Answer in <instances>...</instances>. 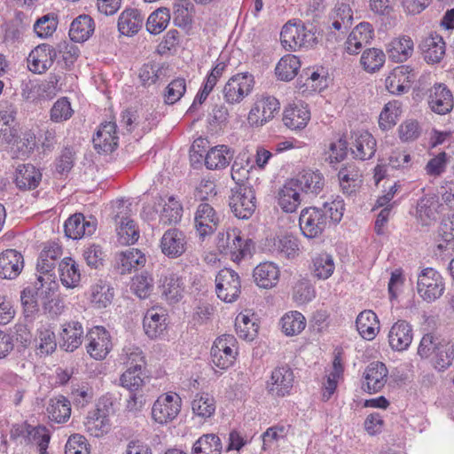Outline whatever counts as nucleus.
<instances>
[{
    "label": "nucleus",
    "instance_id": "nucleus-63",
    "mask_svg": "<svg viewBox=\"0 0 454 454\" xmlns=\"http://www.w3.org/2000/svg\"><path fill=\"white\" fill-rule=\"evenodd\" d=\"M121 386L129 392L138 391L145 384L144 370L128 368L120 377Z\"/></svg>",
    "mask_w": 454,
    "mask_h": 454
},
{
    "label": "nucleus",
    "instance_id": "nucleus-56",
    "mask_svg": "<svg viewBox=\"0 0 454 454\" xmlns=\"http://www.w3.org/2000/svg\"><path fill=\"white\" fill-rule=\"evenodd\" d=\"M170 20L168 9L161 7L150 14L146 22V29L152 35L161 33Z\"/></svg>",
    "mask_w": 454,
    "mask_h": 454
},
{
    "label": "nucleus",
    "instance_id": "nucleus-18",
    "mask_svg": "<svg viewBox=\"0 0 454 454\" xmlns=\"http://www.w3.org/2000/svg\"><path fill=\"white\" fill-rule=\"evenodd\" d=\"M291 179L305 197H316L325 187V177L319 170L304 169Z\"/></svg>",
    "mask_w": 454,
    "mask_h": 454
},
{
    "label": "nucleus",
    "instance_id": "nucleus-34",
    "mask_svg": "<svg viewBox=\"0 0 454 454\" xmlns=\"http://www.w3.org/2000/svg\"><path fill=\"white\" fill-rule=\"evenodd\" d=\"M413 51L414 43L408 35L394 38L387 47L388 57L395 63L405 62L412 56Z\"/></svg>",
    "mask_w": 454,
    "mask_h": 454
},
{
    "label": "nucleus",
    "instance_id": "nucleus-9",
    "mask_svg": "<svg viewBox=\"0 0 454 454\" xmlns=\"http://www.w3.org/2000/svg\"><path fill=\"white\" fill-rule=\"evenodd\" d=\"M182 399L176 393L160 395L152 407L154 422L165 425L174 420L181 411Z\"/></svg>",
    "mask_w": 454,
    "mask_h": 454
},
{
    "label": "nucleus",
    "instance_id": "nucleus-6",
    "mask_svg": "<svg viewBox=\"0 0 454 454\" xmlns=\"http://www.w3.org/2000/svg\"><path fill=\"white\" fill-rule=\"evenodd\" d=\"M237 350V340L232 334H223L215 339L211 350V363L221 371H225L233 365Z\"/></svg>",
    "mask_w": 454,
    "mask_h": 454
},
{
    "label": "nucleus",
    "instance_id": "nucleus-39",
    "mask_svg": "<svg viewBox=\"0 0 454 454\" xmlns=\"http://www.w3.org/2000/svg\"><path fill=\"white\" fill-rule=\"evenodd\" d=\"M116 224L118 241L121 245L134 244L139 238V231L134 220L128 216H120L116 214L114 217Z\"/></svg>",
    "mask_w": 454,
    "mask_h": 454
},
{
    "label": "nucleus",
    "instance_id": "nucleus-17",
    "mask_svg": "<svg viewBox=\"0 0 454 454\" xmlns=\"http://www.w3.org/2000/svg\"><path fill=\"white\" fill-rule=\"evenodd\" d=\"M55 59L54 47L48 43H42L29 53L27 59V67L35 74H43L52 66Z\"/></svg>",
    "mask_w": 454,
    "mask_h": 454
},
{
    "label": "nucleus",
    "instance_id": "nucleus-42",
    "mask_svg": "<svg viewBox=\"0 0 454 454\" xmlns=\"http://www.w3.org/2000/svg\"><path fill=\"white\" fill-rule=\"evenodd\" d=\"M331 28L344 35L352 26L353 12L348 4H337L330 15Z\"/></svg>",
    "mask_w": 454,
    "mask_h": 454
},
{
    "label": "nucleus",
    "instance_id": "nucleus-27",
    "mask_svg": "<svg viewBox=\"0 0 454 454\" xmlns=\"http://www.w3.org/2000/svg\"><path fill=\"white\" fill-rule=\"evenodd\" d=\"M160 248L165 255H182L187 251L184 233L178 229L166 231L160 239Z\"/></svg>",
    "mask_w": 454,
    "mask_h": 454
},
{
    "label": "nucleus",
    "instance_id": "nucleus-33",
    "mask_svg": "<svg viewBox=\"0 0 454 454\" xmlns=\"http://www.w3.org/2000/svg\"><path fill=\"white\" fill-rule=\"evenodd\" d=\"M143 327L149 338L160 337L167 329V315L154 308L148 309L143 319Z\"/></svg>",
    "mask_w": 454,
    "mask_h": 454
},
{
    "label": "nucleus",
    "instance_id": "nucleus-41",
    "mask_svg": "<svg viewBox=\"0 0 454 454\" xmlns=\"http://www.w3.org/2000/svg\"><path fill=\"white\" fill-rule=\"evenodd\" d=\"M144 18L137 9L124 10L118 19V29L124 35H133L142 27Z\"/></svg>",
    "mask_w": 454,
    "mask_h": 454
},
{
    "label": "nucleus",
    "instance_id": "nucleus-32",
    "mask_svg": "<svg viewBox=\"0 0 454 454\" xmlns=\"http://www.w3.org/2000/svg\"><path fill=\"white\" fill-rule=\"evenodd\" d=\"M356 326L360 336L366 340H374L380 329L378 316L370 309H365L358 314Z\"/></svg>",
    "mask_w": 454,
    "mask_h": 454
},
{
    "label": "nucleus",
    "instance_id": "nucleus-61",
    "mask_svg": "<svg viewBox=\"0 0 454 454\" xmlns=\"http://www.w3.org/2000/svg\"><path fill=\"white\" fill-rule=\"evenodd\" d=\"M316 296V291L308 278L299 279L293 288V300L298 304H306Z\"/></svg>",
    "mask_w": 454,
    "mask_h": 454
},
{
    "label": "nucleus",
    "instance_id": "nucleus-16",
    "mask_svg": "<svg viewBox=\"0 0 454 454\" xmlns=\"http://www.w3.org/2000/svg\"><path fill=\"white\" fill-rule=\"evenodd\" d=\"M195 228L201 239L212 235L217 229L220 219L208 203H200L195 213Z\"/></svg>",
    "mask_w": 454,
    "mask_h": 454
},
{
    "label": "nucleus",
    "instance_id": "nucleus-55",
    "mask_svg": "<svg viewBox=\"0 0 454 454\" xmlns=\"http://www.w3.org/2000/svg\"><path fill=\"white\" fill-rule=\"evenodd\" d=\"M385 60L386 55L382 50L370 48L363 52L360 63L365 71L374 73L383 67Z\"/></svg>",
    "mask_w": 454,
    "mask_h": 454
},
{
    "label": "nucleus",
    "instance_id": "nucleus-8",
    "mask_svg": "<svg viewBox=\"0 0 454 454\" xmlns=\"http://www.w3.org/2000/svg\"><path fill=\"white\" fill-rule=\"evenodd\" d=\"M417 289L424 301L433 302L443 294L445 284L441 274L428 267L419 274Z\"/></svg>",
    "mask_w": 454,
    "mask_h": 454
},
{
    "label": "nucleus",
    "instance_id": "nucleus-28",
    "mask_svg": "<svg viewBox=\"0 0 454 454\" xmlns=\"http://www.w3.org/2000/svg\"><path fill=\"white\" fill-rule=\"evenodd\" d=\"M307 36L303 25L286 23L280 33L281 44L286 51H296L305 45Z\"/></svg>",
    "mask_w": 454,
    "mask_h": 454
},
{
    "label": "nucleus",
    "instance_id": "nucleus-50",
    "mask_svg": "<svg viewBox=\"0 0 454 454\" xmlns=\"http://www.w3.org/2000/svg\"><path fill=\"white\" fill-rule=\"evenodd\" d=\"M301 61L295 55L288 54L280 59L275 68L276 75L279 80L291 81L298 74Z\"/></svg>",
    "mask_w": 454,
    "mask_h": 454
},
{
    "label": "nucleus",
    "instance_id": "nucleus-54",
    "mask_svg": "<svg viewBox=\"0 0 454 454\" xmlns=\"http://www.w3.org/2000/svg\"><path fill=\"white\" fill-rule=\"evenodd\" d=\"M58 345V338L54 331L46 327H42L38 330L37 355L47 356L56 350Z\"/></svg>",
    "mask_w": 454,
    "mask_h": 454
},
{
    "label": "nucleus",
    "instance_id": "nucleus-47",
    "mask_svg": "<svg viewBox=\"0 0 454 454\" xmlns=\"http://www.w3.org/2000/svg\"><path fill=\"white\" fill-rule=\"evenodd\" d=\"M223 442L215 434H204L192 444L191 454H222Z\"/></svg>",
    "mask_w": 454,
    "mask_h": 454
},
{
    "label": "nucleus",
    "instance_id": "nucleus-2",
    "mask_svg": "<svg viewBox=\"0 0 454 454\" xmlns=\"http://www.w3.org/2000/svg\"><path fill=\"white\" fill-rule=\"evenodd\" d=\"M58 284L49 276L37 275L35 280L20 292V301L26 317H33L39 311L38 299L54 296Z\"/></svg>",
    "mask_w": 454,
    "mask_h": 454
},
{
    "label": "nucleus",
    "instance_id": "nucleus-15",
    "mask_svg": "<svg viewBox=\"0 0 454 454\" xmlns=\"http://www.w3.org/2000/svg\"><path fill=\"white\" fill-rule=\"evenodd\" d=\"M427 105L434 114L444 115L454 107V97L444 83H434L427 91Z\"/></svg>",
    "mask_w": 454,
    "mask_h": 454
},
{
    "label": "nucleus",
    "instance_id": "nucleus-31",
    "mask_svg": "<svg viewBox=\"0 0 454 454\" xmlns=\"http://www.w3.org/2000/svg\"><path fill=\"white\" fill-rule=\"evenodd\" d=\"M362 174L354 162L343 164L338 172V179L344 193L351 195L360 186Z\"/></svg>",
    "mask_w": 454,
    "mask_h": 454
},
{
    "label": "nucleus",
    "instance_id": "nucleus-23",
    "mask_svg": "<svg viewBox=\"0 0 454 454\" xmlns=\"http://www.w3.org/2000/svg\"><path fill=\"white\" fill-rule=\"evenodd\" d=\"M422 57L427 64L440 63L445 55V42L437 33L430 34L424 38L420 44Z\"/></svg>",
    "mask_w": 454,
    "mask_h": 454
},
{
    "label": "nucleus",
    "instance_id": "nucleus-59",
    "mask_svg": "<svg viewBox=\"0 0 454 454\" xmlns=\"http://www.w3.org/2000/svg\"><path fill=\"white\" fill-rule=\"evenodd\" d=\"M130 288L138 298L147 299L153 290V278L147 272H142L133 277Z\"/></svg>",
    "mask_w": 454,
    "mask_h": 454
},
{
    "label": "nucleus",
    "instance_id": "nucleus-26",
    "mask_svg": "<svg viewBox=\"0 0 454 454\" xmlns=\"http://www.w3.org/2000/svg\"><path fill=\"white\" fill-rule=\"evenodd\" d=\"M65 235L68 239H80L83 236H90L96 231V224L87 221L81 213L72 215L64 224Z\"/></svg>",
    "mask_w": 454,
    "mask_h": 454
},
{
    "label": "nucleus",
    "instance_id": "nucleus-57",
    "mask_svg": "<svg viewBox=\"0 0 454 454\" xmlns=\"http://www.w3.org/2000/svg\"><path fill=\"white\" fill-rule=\"evenodd\" d=\"M24 257H0V278L15 279L24 268Z\"/></svg>",
    "mask_w": 454,
    "mask_h": 454
},
{
    "label": "nucleus",
    "instance_id": "nucleus-38",
    "mask_svg": "<svg viewBox=\"0 0 454 454\" xmlns=\"http://www.w3.org/2000/svg\"><path fill=\"white\" fill-rule=\"evenodd\" d=\"M310 119V113L307 106L302 105L290 106L286 108L283 114L284 124L290 129H302Z\"/></svg>",
    "mask_w": 454,
    "mask_h": 454
},
{
    "label": "nucleus",
    "instance_id": "nucleus-64",
    "mask_svg": "<svg viewBox=\"0 0 454 454\" xmlns=\"http://www.w3.org/2000/svg\"><path fill=\"white\" fill-rule=\"evenodd\" d=\"M74 114L71 103L67 97L59 98L50 111V118L53 122H63L69 120Z\"/></svg>",
    "mask_w": 454,
    "mask_h": 454
},
{
    "label": "nucleus",
    "instance_id": "nucleus-49",
    "mask_svg": "<svg viewBox=\"0 0 454 454\" xmlns=\"http://www.w3.org/2000/svg\"><path fill=\"white\" fill-rule=\"evenodd\" d=\"M35 144V135L32 131L23 133L22 137H20L18 132L13 143L9 146L12 158L28 157L34 151Z\"/></svg>",
    "mask_w": 454,
    "mask_h": 454
},
{
    "label": "nucleus",
    "instance_id": "nucleus-37",
    "mask_svg": "<svg viewBox=\"0 0 454 454\" xmlns=\"http://www.w3.org/2000/svg\"><path fill=\"white\" fill-rule=\"evenodd\" d=\"M376 140L368 131L361 132L355 139L351 153L354 158L360 160L372 159L376 153Z\"/></svg>",
    "mask_w": 454,
    "mask_h": 454
},
{
    "label": "nucleus",
    "instance_id": "nucleus-46",
    "mask_svg": "<svg viewBox=\"0 0 454 454\" xmlns=\"http://www.w3.org/2000/svg\"><path fill=\"white\" fill-rule=\"evenodd\" d=\"M191 406L193 415L203 420L211 418L216 409L215 398L208 393H197Z\"/></svg>",
    "mask_w": 454,
    "mask_h": 454
},
{
    "label": "nucleus",
    "instance_id": "nucleus-5",
    "mask_svg": "<svg viewBox=\"0 0 454 454\" xmlns=\"http://www.w3.org/2000/svg\"><path fill=\"white\" fill-rule=\"evenodd\" d=\"M229 206L239 219H249L256 208V197L253 186L241 184L231 188Z\"/></svg>",
    "mask_w": 454,
    "mask_h": 454
},
{
    "label": "nucleus",
    "instance_id": "nucleus-45",
    "mask_svg": "<svg viewBox=\"0 0 454 454\" xmlns=\"http://www.w3.org/2000/svg\"><path fill=\"white\" fill-rule=\"evenodd\" d=\"M233 158V152L224 145L211 148L206 154L205 165L208 169L226 168Z\"/></svg>",
    "mask_w": 454,
    "mask_h": 454
},
{
    "label": "nucleus",
    "instance_id": "nucleus-19",
    "mask_svg": "<svg viewBox=\"0 0 454 454\" xmlns=\"http://www.w3.org/2000/svg\"><path fill=\"white\" fill-rule=\"evenodd\" d=\"M117 125L108 121L102 123L93 136L94 148L98 153H112L118 145L119 137L116 135Z\"/></svg>",
    "mask_w": 454,
    "mask_h": 454
},
{
    "label": "nucleus",
    "instance_id": "nucleus-12",
    "mask_svg": "<svg viewBox=\"0 0 454 454\" xmlns=\"http://www.w3.org/2000/svg\"><path fill=\"white\" fill-rule=\"evenodd\" d=\"M254 85V76L246 72L233 75L223 87V96L230 104L239 103L252 92Z\"/></svg>",
    "mask_w": 454,
    "mask_h": 454
},
{
    "label": "nucleus",
    "instance_id": "nucleus-10",
    "mask_svg": "<svg viewBox=\"0 0 454 454\" xmlns=\"http://www.w3.org/2000/svg\"><path fill=\"white\" fill-rule=\"evenodd\" d=\"M215 293L217 297L224 302L236 301L241 294V281L239 274L230 268L219 270L215 277Z\"/></svg>",
    "mask_w": 454,
    "mask_h": 454
},
{
    "label": "nucleus",
    "instance_id": "nucleus-43",
    "mask_svg": "<svg viewBox=\"0 0 454 454\" xmlns=\"http://www.w3.org/2000/svg\"><path fill=\"white\" fill-rule=\"evenodd\" d=\"M61 284L67 288H75L81 281V271L73 257H64L59 265Z\"/></svg>",
    "mask_w": 454,
    "mask_h": 454
},
{
    "label": "nucleus",
    "instance_id": "nucleus-11",
    "mask_svg": "<svg viewBox=\"0 0 454 454\" xmlns=\"http://www.w3.org/2000/svg\"><path fill=\"white\" fill-rule=\"evenodd\" d=\"M86 350L90 357L96 360H103L113 348L109 332L103 326H93L86 335Z\"/></svg>",
    "mask_w": 454,
    "mask_h": 454
},
{
    "label": "nucleus",
    "instance_id": "nucleus-24",
    "mask_svg": "<svg viewBox=\"0 0 454 454\" xmlns=\"http://www.w3.org/2000/svg\"><path fill=\"white\" fill-rule=\"evenodd\" d=\"M114 298V288L103 279L93 283L89 290V300L92 307L97 309H106L110 306Z\"/></svg>",
    "mask_w": 454,
    "mask_h": 454
},
{
    "label": "nucleus",
    "instance_id": "nucleus-30",
    "mask_svg": "<svg viewBox=\"0 0 454 454\" xmlns=\"http://www.w3.org/2000/svg\"><path fill=\"white\" fill-rule=\"evenodd\" d=\"M297 239L292 236L270 238L263 242L260 253L294 255L298 251Z\"/></svg>",
    "mask_w": 454,
    "mask_h": 454
},
{
    "label": "nucleus",
    "instance_id": "nucleus-4",
    "mask_svg": "<svg viewBox=\"0 0 454 454\" xmlns=\"http://www.w3.org/2000/svg\"><path fill=\"white\" fill-rule=\"evenodd\" d=\"M216 247L219 253L223 255H253L256 253L254 241L247 236L241 235L240 231L237 230L219 232Z\"/></svg>",
    "mask_w": 454,
    "mask_h": 454
},
{
    "label": "nucleus",
    "instance_id": "nucleus-35",
    "mask_svg": "<svg viewBox=\"0 0 454 454\" xmlns=\"http://www.w3.org/2000/svg\"><path fill=\"white\" fill-rule=\"evenodd\" d=\"M280 270L277 264L271 262H264L258 264L254 270V278L260 287L269 289L278 284Z\"/></svg>",
    "mask_w": 454,
    "mask_h": 454
},
{
    "label": "nucleus",
    "instance_id": "nucleus-29",
    "mask_svg": "<svg viewBox=\"0 0 454 454\" xmlns=\"http://www.w3.org/2000/svg\"><path fill=\"white\" fill-rule=\"evenodd\" d=\"M412 70L409 66L395 67L386 78V88L393 95H403L410 90V73Z\"/></svg>",
    "mask_w": 454,
    "mask_h": 454
},
{
    "label": "nucleus",
    "instance_id": "nucleus-36",
    "mask_svg": "<svg viewBox=\"0 0 454 454\" xmlns=\"http://www.w3.org/2000/svg\"><path fill=\"white\" fill-rule=\"evenodd\" d=\"M42 180V173L32 164L20 165L16 171L15 184L20 190H34Z\"/></svg>",
    "mask_w": 454,
    "mask_h": 454
},
{
    "label": "nucleus",
    "instance_id": "nucleus-40",
    "mask_svg": "<svg viewBox=\"0 0 454 454\" xmlns=\"http://www.w3.org/2000/svg\"><path fill=\"white\" fill-rule=\"evenodd\" d=\"M95 24L92 18L83 14L73 20L69 29L70 40L75 43H82L88 40L93 34Z\"/></svg>",
    "mask_w": 454,
    "mask_h": 454
},
{
    "label": "nucleus",
    "instance_id": "nucleus-3",
    "mask_svg": "<svg viewBox=\"0 0 454 454\" xmlns=\"http://www.w3.org/2000/svg\"><path fill=\"white\" fill-rule=\"evenodd\" d=\"M114 413V400L108 395H102L95 408L88 412L84 421L85 431L93 437H102L111 430L110 416Z\"/></svg>",
    "mask_w": 454,
    "mask_h": 454
},
{
    "label": "nucleus",
    "instance_id": "nucleus-20",
    "mask_svg": "<svg viewBox=\"0 0 454 454\" xmlns=\"http://www.w3.org/2000/svg\"><path fill=\"white\" fill-rule=\"evenodd\" d=\"M374 36V29L369 22H360L348 35L345 49L348 54H357L361 49L371 43Z\"/></svg>",
    "mask_w": 454,
    "mask_h": 454
},
{
    "label": "nucleus",
    "instance_id": "nucleus-21",
    "mask_svg": "<svg viewBox=\"0 0 454 454\" xmlns=\"http://www.w3.org/2000/svg\"><path fill=\"white\" fill-rule=\"evenodd\" d=\"M388 343L393 350H406L413 339V330L410 323L405 320H397L388 333Z\"/></svg>",
    "mask_w": 454,
    "mask_h": 454
},
{
    "label": "nucleus",
    "instance_id": "nucleus-13",
    "mask_svg": "<svg viewBox=\"0 0 454 454\" xmlns=\"http://www.w3.org/2000/svg\"><path fill=\"white\" fill-rule=\"evenodd\" d=\"M279 108L280 104L275 97L262 98L249 111L247 122L251 127H262L275 116Z\"/></svg>",
    "mask_w": 454,
    "mask_h": 454
},
{
    "label": "nucleus",
    "instance_id": "nucleus-60",
    "mask_svg": "<svg viewBox=\"0 0 454 454\" xmlns=\"http://www.w3.org/2000/svg\"><path fill=\"white\" fill-rule=\"evenodd\" d=\"M59 20L57 14L47 13L40 17L34 24V31L40 38H48L53 35L58 27Z\"/></svg>",
    "mask_w": 454,
    "mask_h": 454
},
{
    "label": "nucleus",
    "instance_id": "nucleus-51",
    "mask_svg": "<svg viewBox=\"0 0 454 454\" xmlns=\"http://www.w3.org/2000/svg\"><path fill=\"white\" fill-rule=\"evenodd\" d=\"M432 364L438 371L448 369L454 359V346L450 342H439L433 353Z\"/></svg>",
    "mask_w": 454,
    "mask_h": 454
},
{
    "label": "nucleus",
    "instance_id": "nucleus-53",
    "mask_svg": "<svg viewBox=\"0 0 454 454\" xmlns=\"http://www.w3.org/2000/svg\"><path fill=\"white\" fill-rule=\"evenodd\" d=\"M14 116L7 111L0 112V146H10L17 137L18 129L14 128Z\"/></svg>",
    "mask_w": 454,
    "mask_h": 454
},
{
    "label": "nucleus",
    "instance_id": "nucleus-25",
    "mask_svg": "<svg viewBox=\"0 0 454 454\" xmlns=\"http://www.w3.org/2000/svg\"><path fill=\"white\" fill-rule=\"evenodd\" d=\"M305 198L294 180L288 179L278 192V205L285 212L293 213Z\"/></svg>",
    "mask_w": 454,
    "mask_h": 454
},
{
    "label": "nucleus",
    "instance_id": "nucleus-14",
    "mask_svg": "<svg viewBox=\"0 0 454 454\" xmlns=\"http://www.w3.org/2000/svg\"><path fill=\"white\" fill-rule=\"evenodd\" d=\"M83 339L84 330L79 321L71 320L60 325L58 332V343L60 349L74 352L82 345Z\"/></svg>",
    "mask_w": 454,
    "mask_h": 454
},
{
    "label": "nucleus",
    "instance_id": "nucleus-1",
    "mask_svg": "<svg viewBox=\"0 0 454 454\" xmlns=\"http://www.w3.org/2000/svg\"><path fill=\"white\" fill-rule=\"evenodd\" d=\"M344 204L340 199L325 202L322 207H309L301 210L299 224L304 236L317 238L331 225L338 223L343 216Z\"/></svg>",
    "mask_w": 454,
    "mask_h": 454
},
{
    "label": "nucleus",
    "instance_id": "nucleus-58",
    "mask_svg": "<svg viewBox=\"0 0 454 454\" xmlns=\"http://www.w3.org/2000/svg\"><path fill=\"white\" fill-rule=\"evenodd\" d=\"M123 364L128 368L144 370L145 368V357L142 349L136 346H125L122 349L121 357Z\"/></svg>",
    "mask_w": 454,
    "mask_h": 454
},
{
    "label": "nucleus",
    "instance_id": "nucleus-52",
    "mask_svg": "<svg viewBox=\"0 0 454 454\" xmlns=\"http://www.w3.org/2000/svg\"><path fill=\"white\" fill-rule=\"evenodd\" d=\"M283 333L287 336L299 334L306 326V319L299 311H291L280 320Z\"/></svg>",
    "mask_w": 454,
    "mask_h": 454
},
{
    "label": "nucleus",
    "instance_id": "nucleus-44",
    "mask_svg": "<svg viewBox=\"0 0 454 454\" xmlns=\"http://www.w3.org/2000/svg\"><path fill=\"white\" fill-rule=\"evenodd\" d=\"M46 411L51 421L58 424L65 423L71 415L70 401L64 395L51 398Z\"/></svg>",
    "mask_w": 454,
    "mask_h": 454
},
{
    "label": "nucleus",
    "instance_id": "nucleus-62",
    "mask_svg": "<svg viewBox=\"0 0 454 454\" xmlns=\"http://www.w3.org/2000/svg\"><path fill=\"white\" fill-rule=\"evenodd\" d=\"M235 330L240 339L253 340L258 330V325L248 315L240 313L235 320Z\"/></svg>",
    "mask_w": 454,
    "mask_h": 454
},
{
    "label": "nucleus",
    "instance_id": "nucleus-22",
    "mask_svg": "<svg viewBox=\"0 0 454 454\" xmlns=\"http://www.w3.org/2000/svg\"><path fill=\"white\" fill-rule=\"evenodd\" d=\"M387 375L388 370L385 364L379 361L370 363L364 372V389L370 394L380 391L386 385Z\"/></svg>",
    "mask_w": 454,
    "mask_h": 454
},
{
    "label": "nucleus",
    "instance_id": "nucleus-7",
    "mask_svg": "<svg viewBox=\"0 0 454 454\" xmlns=\"http://www.w3.org/2000/svg\"><path fill=\"white\" fill-rule=\"evenodd\" d=\"M294 373L288 364L275 367L266 380L265 389L274 398H282L291 395L294 385Z\"/></svg>",
    "mask_w": 454,
    "mask_h": 454
},
{
    "label": "nucleus",
    "instance_id": "nucleus-48",
    "mask_svg": "<svg viewBox=\"0 0 454 454\" xmlns=\"http://www.w3.org/2000/svg\"><path fill=\"white\" fill-rule=\"evenodd\" d=\"M161 294L169 302L176 303L183 297L184 284L182 279L175 275L165 276L161 279Z\"/></svg>",
    "mask_w": 454,
    "mask_h": 454
}]
</instances>
